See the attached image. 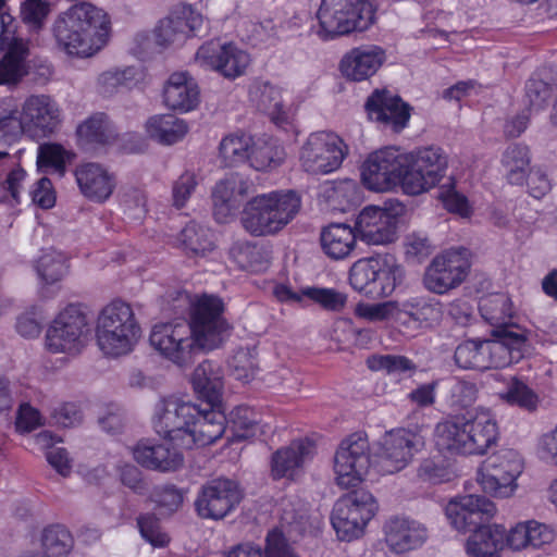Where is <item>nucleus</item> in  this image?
<instances>
[{
    "label": "nucleus",
    "mask_w": 557,
    "mask_h": 557,
    "mask_svg": "<svg viewBox=\"0 0 557 557\" xmlns=\"http://www.w3.org/2000/svg\"><path fill=\"white\" fill-rule=\"evenodd\" d=\"M304 295L331 311H341L347 301L345 294L333 288L308 287L304 289Z\"/></svg>",
    "instance_id": "nucleus-57"
},
{
    "label": "nucleus",
    "mask_w": 557,
    "mask_h": 557,
    "mask_svg": "<svg viewBox=\"0 0 557 557\" xmlns=\"http://www.w3.org/2000/svg\"><path fill=\"white\" fill-rule=\"evenodd\" d=\"M377 262L380 270L375 271V277L368 294V297L372 299L392 295L396 286L399 285L405 277L404 268L397 262L393 255H379Z\"/></svg>",
    "instance_id": "nucleus-34"
},
{
    "label": "nucleus",
    "mask_w": 557,
    "mask_h": 557,
    "mask_svg": "<svg viewBox=\"0 0 557 557\" xmlns=\"http://www.w3.org/2000/svg\"><path fill=\"white\" fill-rule=\"evenodd\" d=\"M28 42L13 40L0 59V85L16 86L28 74Z\"/></svg>",
    "instance_id": "nucleus-31"
},
{
    "label": "nucleus",
    "mask_w": 557,
    "mask_h": 557,
    "mask_svg": "<svg viewBox=\"0 0 557 557\" xmlns=\"http://www.w3.org/2000/svg\"><path fill=\"white\" fill-rule=\"evenodd\" d=\"M88 333V320L81 305H69L53 320L46 334L49 351L74 354L83 346Z\"/></svg>",
    "instance_id": "nucleus-17"
},
{
    "label": "nucleus",
    "mask_w": 557,
    "mask_h": 557,
    "mask_svg": "<svg viewBox=\"0 0 557 557\" xmlns=\"http://www.w3.org/2000/svg\"><path fill=\"white\" fill-rule=\"evenodd\" d=\"M109 21L106 13L82 2L60 13L52 24V36L58 48L69 55L87 58L106 44Z\"/></svg>",
    "instance_id": "nucleus-2"
},
{
    "label": "nucleus",
    "mask_w": 557,
    "mask_h": 557,
    "mask_svg": "<svg viewBox=\"0 0 557 557\" xmlns=\"http://www.w3.org/2000/svg\"><path fill=\"white\" fill-rule=\"evenodd\" d=\"M314 453L313 443L307 438L292 441L288 446L273 453L271 457V475L274 480L295 479L307 460Z\"/></svg>",
    "instance_id": "nucleus-24"
},
{
    "label": "nucleus",
    "mask_w": 557,
    "mask_h": 557,
    "mask_svg": "<svg viewBox=\"0 0 557 557\" xmlns=\"http://www.w3.org/2000/svg\"><path fill=\"white\" fill-rule=\"evenodd\" d=\"M406 153L395 148H385L371 153L364 161L361 171L363 185L373 191H388L400 186L404 190Z\"/></svg>",
    "instance_id": "nucleus-14"
},
{
    "label": "nucleus",
    "mask_w": 557,
    "mask_h": 557,
    "mask_svg": "<svg viewBox=\"0 0 557 557\" xmlns=\"http://www.w3.org/2000/svg\"><path fill=\"white\" fill-rule=\"evenodd\" d=\"M264 557H298L283 532L273 529L265 537Z\"/></svg>",
    "instance_id": "nucleus-61"
},
{
    "label": "nucleus",
    "mask_w": 557,
    "mask_h": 557,
    "mask_svg": "<svg viewBox=\"0 0 557 557\" xmlns=\"http://www.w3.org/2000/svg\"><path fill=\"white\" fill-rule=\"evenodd\" d=\"M522 470L519 453L512 448H500L482 462L478 482L485 493L494 497H510L518 487L517 479Z\"/></svg>",
    "instance_id": "nucleus-10"
},
{
    "label": "nucleus",
    "mask_w": 557,
    "mask_h": 557,
    "mask_svg": "<svg viewBox=\"0 0 557 557\" xmlns=\"http://www.w3.org/2000/svg\"><path fill=\"white\" fill-rule=\"evenodd\" d=\"M406 156L405 194L418 196L426 193L444 177L448 161L442 148L425 147Z\"/></svg>",
    "instance_id": "nucleus-11"
},
{
    "label": "nucleus",
    "mask_w": 557,
    "mask_h": 557,
    "mask_svg": "<svg viewBox=\"0 0 557 557\" xmlns=\"http://www.w3.org/2000/svg\"><path fill=\"white\" fill-rule=\"evenodd\" d=\"M484 341L468 339L460 343L454 354V360L458 368L463 370L484 371L486 359L483 351Z\"/></svg>",
    "instance_id": "nucleus-44"
},
{
    "label": "nucleus",
    "mask_w": 557,
    "mask_h": 557,
    "mask_svg": "<svg viewBox=\"0 0 557 557\" xmlns=\"http://www.w3.org/2000/svg\"><path fill=\"white\" fill-rule=\"evenodd\" d=\"M134 459L143 467L161 472L177 470L183 465V455L174 447L165 444L139 442L133 448Z\"/></svg>",
    "instance_id": "nucleus-28"
},
{
    "label": "nucleus",
    "mask_w": 557,
    "mask_h": 557,
    "mask_svg": "<svg viewBox=\"0 0 557 557\" xmlns=\"http://www.w3.org/2000/svg\"><path fill=\"white\" fill-rule=\"evenodd\" d=\"M22 112L25 127L38 136L52 134L61 123V110L58 103L46 95L28 97Z\"/></svg>",
    "instance_id": "nucleus-20"
},
{
    "label": "nucleus",
    "mask_w": 557,
    "mask_h": 557,
    "mask_svg": "<svg viewBox=\"0 0 557 557\" xmlns=\"http://www.w3.org/2000/svg\"><path fill=\"white\" fill-rule=\"evenodd\" d=\"M505 548V528L500 524H482L467 541L469 557H500Z\"/></svg>",
    "instance_id": "nucleus-32"
},
{
    "label": "nucleus",
    "mask_w": 557,
    "mask_h": 557,
    "mask_svg": "<svg viewBox=\"0 0 557 557\" xmlns=\"http://www.w3.org/2000/svg\"><path fill=\"white\" fill-rule=\"evenodd\" d=\"M552 97L550 86L541 79H530L525 85V99L531 111L544 109Z\"/></svg>",
    "instance_id": "nucleus-60"
},
{
    "label": "nucleus",
    "mask_w": 557,
    "mask_h": 557,
    "mask_svg": "<svg viewBox=\"0 0 557 557\" xmlns=\"http://www.w3.org/2000/svg\"><path fill=\"white\" fill-rule=\"evenodd\" d=\"M141 536L154 547L165 546L170 539L161 530L158 518L152 513L141 515L137 519Z\"/></svg>",
    "instance_id": "nucleus-58"
},
{
    "label": "nucleus",
    "mask_w": 557,
    "mask_h": 557,
    "mask_svg": "<svg viewBox=\"0 0 557 557\" xmlns=\"http://www.w3.org/2000/svg\"><path fill=\"white\" fill-rule=\"evenodd\" d=\"M69 271L65 256L58 251L44 253L36 264V272L45 285H54L60 282Z\"/></svg>",
    "instance_id": "nucleus-43"
},
{
    "label": "nucleus",
    "mask_w": 557,
    "mask_h": 557,
    "mask_svg": "<svg viewBox=\"0 0 557 557\" xmlns=\"http://www.w3.org/2000/svg\"><path fill=\"white\" fill-rule=\"evenodd\" d=\"M140 336L141 329L131 305L114 300L100 311L96 322V341L107 357L131 354Z\"/></svg>",
    "instance_id": "nucleus-6"
},
{
    "label": "nucleus",
    "mask_w": 557,
    "mask_h": 557,
    "mask_svg": "<svg viewBox=\"0 0 557 557\" xmlns=\"http://www.w3.org/2000/svg\"><path fill=\"white\" fill-rule=\"evenodd\" d=\"M50 11V3L46 0H24L20 7V17L30 29L39 30Z\"/></svg>",
    "instance_id": "nucleus-54"
},
{
    "label": "nucleus",
    "mask_w": 557,
    "mask_h": 557,
    "mask_svg": "<svg viewBox=\"0 0 557 557\" xmlns=\"http://www.w3.org/2000/svg\"><path fill=\"white\" fill-rule=\"evenodd\" d=\"M530 149L521 144L509 145L503 153L502 165L512 185H522L530 171Z\"/></svg>",
    "instance_id": "nucleus-38"
},
{
    "label": "nucleus",
    "mask_w": 557,
    "mask_h": 557,
    "mask_svg": "<svg viewBox=\"0 0 557 557\" xmlns=\"http://www.w3.org/2000/svg\"><path fill=\"white\" fill-rule=\"evenodd\" d=\"M370 444L366 433L356 432L344 438L334 456L336 482L343 488L357 486L370 467Z\"/></svg>",
    "instance_id": "nucleus-16"
},
{
    "label": "nucleus",
    "mask_w": 557,
    "mask_h": 557,
    "mask_svg": "<svg viewBox=\"0 0 557 557\" xmlns=\"http://www.w3.org/2000/svg\"><path fill=\"white\" fill-rule=\"evenodd\" d=\"M153 36L156 45L163 49L181 46L186 41L185 33L176 27L170 14L159 21L153 30Z\"/></svg>",
    "instance_id": "nucleus-56"
},
{
    "label": "nucleus",
    "mask_w": 557,
    "mask_h": 557,
    "mask_svg": "<svg viewBox=\"0 0 557 557\" xmlns=\"http://www.w3.org/2000/svg\"><path fill=\"white\" fill-rule=\"evenodd\" d=\"M405 206L398 200L385 202V207L368 206L358 214L355 222L357 237L368 245H387L397 237L398 218Z\"/></svg>",
    "instance_id": "nucleus-13"
},
{
    "label": "nucleus",
    "mask_w": 557,
    "mask_h": 557,
    "mask_svg": "<svg viewBox=\"0 0 557 557\" xmlns=\"http://www.w3.org/2000/svg\"><path fill=\"white\" fill-rule=\"evenodd\" d=\"M469 456H483L495 445L499 431L497 422L488 414L466 416Z\"/></svg>",
    "instance_id": "nucleus-30"
},
{
    "label": "nucleus",
    "mask_w": 557,
    "mask_h": 557,
    "mask_svg": "<svg viewBox=\"0 0 557 557\" xmlns=\"http://www.w3.org/2000/svg\"><path fill=\"white\" fill-rule=\"evenodd\" d=\"M224 310L223 300L211 295V350L222 347L233 334V325L222 315Z\"/></svg>",
    "instance_id": "nucleus-46"
},
{
    "label": "nucleus",
    "mask_w": 557,
    "mask_h": 557,
    "mask_svg": "<svg viewBox=\"0 0 557 557\" xmlns=\"http://www.w3.org/2000/svg\"><path fill=\"white\" fill-rule=\"evenodd\" d=\"M401 314H406L419 323H433L441 318L440 304L424 297H411L398 302L397 319H400Z\"/></svg>",
    "instance_id": "nucleus-41"
},
{
    "label": "nucleus",
    "mask_w": 557,
    "mask_h": 557,
    "mask_svg": "<svg viewBox=\"0 0 557 557\" xmlns=\"http://www.w3.org/2000/svg\"><path fill=\"white\" fill-rule=\"evenodd\" d=\"M325 194L333 208L341 211L349 210L359 201L358 185L350 178L334 182Z\"/></svg>",
    "instance_id": "nucleus-48"
},
{
    "label": "nucleus",
    "mask_w": 557,
    "mask_h": 557,
    "mask_svg": "<svg viewBox=\"0 0 557 557\" xmlns=\"http://www.w3.org/2000/svg\"><path fill=\"white\" fill-rule=\"evenodd\" d=\"M251 186L250 182L238 175H231L219 182L212 195L215 221L228 222L239 208L242 200L249 195Z\"/></svg>",
    "instance_id": "nucleus-23"
},
{
    "label": "nucleus",
    "mask_w": 557,
    "mask_h": 557,
    "mask_svg": "<svg viewBox=\"0 0 557 557\" xmlns=\"http://www.w3.org/2000/svg\"><path fill=\"white\" fill-rule=\"evenodd\" d=\"M147 136L160 145H174L186 136L188 125L185 120L173 114H157L145 124Z\"/></svg>",
    "instance_id": "nucleus-33"
},
{
    "label": "nucleus",
    "mask_w": 557,
    "mask_h": 557,
    "mask_svg": "<svg viewBox=\"0 0 557 557\" xmlns=\"http://www.w3.org/2000/svg\"><path fill=\"white\" fill-rule=\"evenodd\" d=\"M384 529L388 547L397 554L421 546L428 537L422 524L404 518H392Z\"/></svg>",
    "instance_id": "nucleus-27"
},
{
    "label": "nucleus",
    "mask_w": 557,
    "mask_h": 557,
    "mask_svg": "<svg viewBox=\"0 0 557 557\" xmlns=\"http://www.w3.org/2000/svg\"><path fill=\"white\" fill-rule=\"evenodd\" d=\"M357 238L355 228L346 224H331L321 233V246L325 255L339 260L350 255Z\"/></svg>",
    "instance_id": "nucleus-35"
},
{
    "label": "nucleus",
    "mask_w": 557,
    "mask_h": 557,
    "mask_svg": "<svg viewBox=\"0 0 557 557\" xmlns=\"http://www.w3.org/2000/svg\"><path fill=\"white\" fill-rule=\"evenodd\" d=\"M366 110L371 120L400 132L410 117V107L399 97L387 91H374L366 102Z\"/></svg>",
    "instance_id": "nucleus-21"
},
{
    "label": "nucleus",
    "mask_w": 557,
    "mask_h": 557,
    "mask_svg": "<svg viewBox=\"0 0 557 557\" xmlns=\"http://www.w3.org/2000/svg\"><path fill=\"white\" fill-rule=\"evenodd\" d=\"M356 314L369 321H383L389 318H398V301H385L381 304H359Z\"/></svg>",
    "instance_id": "nucleus-59"
},
{
    "label": "nucleus",
    "mask_w": 557,
    "mask_h": 557,
    "mask_svg": "<svg viewBox=\"0 0 557 557\" xmlns=\"http://www.w3.org/2000/svg\"><path fill=\"white\" fill-rule=\"evenodd\" d=\"M423 446L417 433L399 429L387 433L382 442L375 467L382 474H394L405 469Z\"/></svg>",
    "instance_id": "nucleus-18"
},
{
    "label": "nucleus",
    "mask_w": 557,
    "mask_h": 557,
    "mask_svg": "<svg viewBox=\"0 0 557 557\" xmlns=\"http://www.w3.org/2000/svg\"><path fill=\"white\" fill-rule=\"evenodd\" d=\"M200 102V90L196 79L186 71L172 73L163 86V103L172 111L186 113Z\"/></svg>",
    "instance_id": "nucleus-22"
},
{
    "label": "nucleus",
    "mask_w": 557,
    "mask_h": 557,
    "mask_svg": "<svg viewBox=\"0 0 557 557\" xmlns=\"http://www.w3.org/2000/svg\"><path fill=\"white\" fill-rule=\"evenodd\" d=\"M253 138L244 133H235L225 136L219 146V154L225 165H233L248 160L250 145Z\"/></svg>",
    "instance_id": "nucleus-42"
},
{
    "label": "nucleus",
    "mask_w": 557,
    "mask_h": 557,
    "mask_svg": "<svg viewBox=\"0 0 557 557\" xmlns=\"http://www.w3.org/2000/svg\"><path fill=\"white\" fill-rule=\"evenodd\" d=\"M466 416H451L440 421L434 429L436 450L446 458L467 457Z\"/></svg>",
    "instance_id": "nucleus-25"
},
{
    "label": "nucleus",
    "mask_w": 557,
    "mask_h": 557,
    "mask_svg": "<svg viewBox=\"0 0 557 557\" xmlns=\"http://www.w3.org/2000/svg\"><path fill=\"white\" fill-rule=\"evenodd\" d=\"M209 409L170 396L156 404L152 418L158 435L173 444L191 449L209 443Z\"/></svg>",
    "instance_id": "nucleus-4"
},
{
    "label": "nucleus",
    "mask_w": 557,
    "mask_h": 557,
    "mask_svg": "<svg viewBox=\"0 0 557 557\" xmlns=\"http://www.w3.org/2000/svg\"><path fill=\"white\" fill-rule=\"evenodd\" d=\"M300 207V197L293 190L260 194L245 203L240 223L252 236L274 235L294 220Z\"/></svg>",
    "instance_id": "nucleus-5"
},
{
    "label": "nucleus",
    "mask_w": 557,
    "mask_h": 557,
    "mask_svg": "<svg viewBox=\"0 0 557 557\" xmlns=\"http://www.w3.org/2000/svg\"><path fill=\"white\" fill-rule=\"evenodd\" d=\"M377 503L367 490H352L334 505L331 521L337 536L351 541L363 534L368 522L377 511Z\"/></svg>",
    "instance_id": "nucleus-9"
},
{
    "label": "nucleus",
    "mask_w": 557,
    "mask_h": 557,
    "mask_svg": "<svg viewBox=\"0 0 557 557\" xmlns=\"http://www.w3.org/2000/svg\"><path fill=\"white\" fill-rule=\"evenodd\" d=\"M470 268V251L467 248L448 249L426 267L423 285L431 293L444 295L465 282Z\"/></svg>",
    "instance_id": "nucleus-12"
},
{
    "label": "nucleus",
    "mask_w": 557,
    "mask_h": 557,
    "mask_svg": "<svg viewBox=\"0 0 557 557\" xmlns=\"http://www.w3.org/2000/svg\"><path fill=\"white\" fill-rule=\"evenodd\" d=\"M223 382L221 377L211 379V444L221 438L231 423V436L227 443L244 441L256 435L259 429L258 413L247 406H238L225 414L223 404Z\"/></svg>",
    "instance_id": "nucleus-8"
},
{
    "label": "nucleus",
    "mask_w": 557,
    "mask_h": 557,
    "mask_svg": "<svg viewBox=\"0 0 557 557\" xmlns=\"http://www.w3.org/2000/svg\"><path fill=\"white\" fill-rule=\"evenodd\" d=\"M249 99L263 112L280 108L281 90L269 82L255 81L249 87Z\"/></svg>",
    "instance_id": "nucleus-51"
},
{
    "label": "nucleus",
    "mask_w": 557,
    "mask_h": 557,
    "mask_svg": "<svg viewBox=\"0 0 557 557\" xmlns=\"http://www.w3.org/2000/svg\"><path fill=\"white\" fill-rule=\"evenodd\" d=\"M480 310L482 317L494 325L492 338L484 339L485 369L505 368L524 358L530 350L531 332L518 324L505 322L511 315L509 298L495 296L485 300Z\"/></svg>",
    "instance_id": "nucleus-3"
},
{
    "label": "nucleus",
    "mask_w": 557,
    "mask_h": 557,
    "mask_svg": "<svg viewBox=\"0 0 557 557\" xmlns=\"http://www.w3.org/2000/svg\"><path fill=\"white\" fill-rule=\"evenodd\" d=\"M285 159V151L276 140L262 136L253 138L250 145L248 161L257 171H265L277 168Z\"/></svg>",
    "instance_id": "nucleus-37"
},
{
    "label": "nucleus",
    "mask_w": 557,
    "mask_h": 557,
    "mask_svg": "<svg viewBox=\"0 0 557 557\" xmlns=\"http://www.w3.org/2000/svg\"><path fill=\"white\" fill-rule=\"evenodd\" d=\"M71 154L59 144H44L38 147L37 165L39 169L52 170L59 175L65 172V164Z\"/></svg>",
    "instance_id": "nucleus-50"
},
{
    "label": "nucleus",
    "mask_w": 557,
    "mask_h": 557,
    "mask_svg": "<svg viewBox=\"0 0 557 557\" xmlns=\"http://www.w3.org/2000/svg\"><path fill=\"white\" fill-rule=\"evenodd\" d=\"M347 154L348 147L339 136L332 132H315L301 147L300 163L306 172L327 174L337 170Z\"/></svg>",
    "instance_id": "nucleus-15"
},
{
    "label": "nucleus",
    "mask_w": 557,
    "mask_h": 557,
    "mask_svg": "<svg viewBox=\"0 0 557 557\" xmlns=\"http://www.w3.org/2000/svg\"><path fill=\"white\" fill-rule=\"evenodd\" d=\"M250 63L247 52L233 44L222 46L214 61V70L226 78L234 79L243 75Z\"/></svg>",
    "instance_id": "nucleus-39"
},
{
    "label": "nucleus",
    "mask_w": 557,
    "mask_h": 557,
    "mask_svg": "<svg viewBox=\"0 0 557 557\" xmlns=\"http://www.w3.org/2000/svg\"><path fill=\"white\" fill-rule=\"evenodd\" d=\"M188 321L160 322L153 325L149 342L166 360L189 368L209 354V296L190 300Z\"/></svg>",
    "instance_id": "nucleus-1"
},
{
    "label": "nucleus",
    "mask_w": 557,
    "mask_h": 557,
    "mask_svg": "<svg viewBox=\"0 0 557 557\" xmlns=\"http://www.w3.org/2000/svg\"><path fill=\"white\" fill-rule=\"evenodd\" d=\"M239 268L248 271H259L263 268L262 252L256 246L242 245L233 249Z\"/></svg>",
    "instance_id": "nucleus-62"
},
{
    "label": "nucleus",
    "mask_w": 557,
    "mask_h": 557,
    "mask_svg": "<svg viewBox=\"0 0 557 557\" xmlns=\"http://www.w3.org/2000/svg\"><path fill=\"white\" fill-rule=\"evenodd\" d=\"M243 493L238 484L230 479H216L211 482V519L224 518L242 500Z\"/></svg>",
    "instance_id": "nucleus-36"
},
{
    "label": "nucleus",
    "mask_w": 557,
    "mask_h": 557,
    "mask_svg": "<svg viewBox=\"0 0 557 557\" xmlns=\"http://www.w3.org/2000/svg\"><path fill=\"white\" fill-rule=\"evenodd\" d=\"M135 76L136 70L132 66L123 70L115 69L106 71L98 78L100 91L106 96H110L120 88L128 87L135 79Z\"/></svg>",
    "instance_id": "nucleus-55"
},
{
    "label": "nucleus",
    "mask_w": 557,
    "mask_h": 557,
    "mask_svg": "<svg viewBox=\"0 0 557 557\" xmlns=\"http://www.w3.org/2000/svg\"><path fill=\"white\" fill-rule=\"evenodd\" d=\"M496 513L493 502L483 495H465L453 498L445 507V515L458 532H474Z\"/></svg>",
    "instance_id": "nucleus-19"
},
{
    "label": "nucleus",
    "mask_w": 557,
    "mask_h": 557,
    "mask_svg": "<svg viewBox=\"0 0 557 557\" xmlns=\"http://www.w3.org/2000/svg\"><path fill=\"white\" fill-rule=\"evenodd\" d=\"M379 255L356 261L349 270V283L351 287L368 297L369 288L374 280L375 271L380 270Z\"/></svg>",
    "instance_id": "nucleus-47"
},
{
    "label": "nucleus",
    "mask_w": 557,
    "mask_h": 557,
    "mask_svg": "<svg viewBox=\"0 0 557 557\" xmlns=\"http://www.w3.org/2000/svg\"><path fill=\"white\" fill-rule=\"evenodd\" d=\"M77 135L85 145H106L116 136L110 121L103 113H96L84 121L77 127Z\"/></svg>",
    "instance_id": "nucleus-40"
},
{
    "label": "nucleus",
    "mask_w": 557,
    "mask_h": 557,
    "mask_svg": "<svg viewBox=\"0 0 557 557\" xmlns=\"http://www.w3.org/2000/svg\"><path fill=\"white\" fill-rule=\"evenodd\" d=\"M183 493L174 485L158 486L153 490L152 499L169 511H175L183 503Z\"/></svg>",
    "instance_id": "nucleus-64"
},
{
    "label": "nucleus",
    "mask_w": 557,
    "mask_h": 557,
    "mask_svg": "<svg viewBox=\"0 0 557 557\" xmlns=\"http://www.w3.org/2000/svg\"><path fill=\"white\" fill-rule=\"evenodd\" d=\"M376 8L369 0H322L317 16L323 39L363 32L375 21Z\"/></svg>",
    "instance_id": "nucleus-7"
},
{
    "label": "nucleus",
    "mask_w": 557,
    "mask_h": 557,
    "mask_svg": "<svg viewBox=\"0 0 557 557\" xmlns=\"http://www.w3.org/2000/svg\"><path fill=\"white\" fill-rule=\"evenodd\" d=\"M500 398L509 405H516L525 410L532 411L537 406V395L521 380L512 376L508 387L499 394Z\"/></svg>",
    "instance_id": "nucleus-49"
},
{
    "label": "nucleus",
    "mask_w": 557,
    "mask_h": 557,
    "mask_svg": "<svg viewBox=\"0 0 557 557\" xmlns=\"http://www.w3.org/2000/svg\"><path fill=\"white\" fill-rule=\"evenodd\" d=\"M418 476L424 482L440 484L450 480V472L444 465L428 458L420 463Z\"/></svg>",
    "instance_id": "nucleus-63"
},
{
    "label": "nucleus",
    "mask_w": 557,
    "mask_h": 557,
    "mask_svg": "<svg viewBox=\"0 0 557 557\" xmlns=\"http://www.w3.org/2000/svg\"><path fill=\"white\" fill-rule=\"evenodd\" d=\"M169 14L176 27L185 33L186 40L198 36V33L203 25V17L191 5H176Z\"/></svg>",
    "instance_id": "nucleus-53"
},
{
    "label": "nucleus",
    "mask_w": 557,
    "mask_h": 557,
    "mask_svg": "<svg viewBox=\"0 0 557 557\" xmlns=\"http://www.w3.org/2000/svg\"><path fill=\"white\" fill-rule=\"evenodd\" d=\"M73 544V536L64 525H50L44 531L42 545L51 555H66L72 549Z\"/></svg>",
    "instance_id": "nucleus-52"
},
{
    "label": "nucleus",
    "mask_w": 557,
    "mask_h": 557,
    "mask_svg": "<svg viewBox=\"0 0 557 557\" xmlns=\"http://www.w3.org/2000/svg\"><path fill=\"white\" fill-rule=\"evenodd\" d=\"M82 194L96 202H104L115 188V177L98 163H85L75 171Z\"/></svg>",
    "instance_id": "nucleus-26"
},
{
    "label": "nucleus",
    "mask_w": 557,
    "mask_h": 557,
    "mask_svg": "<svg viewBox=\"0 0 557 557\" xmlns=\"http://www.w3.org/2000/svg\"><path fill=\"white\" fill-rule=\"evenodd\" d=\"M442 392L451 405L466 408L471 406L478 396L476 385L458 377L443 381Z\"/></svg>",
    "instance_id": "nucleus-45"
},
{
    "label": "nucleus",
    "mask_w": 557,
    "mask_h": 557,
    "mask_svg": "<svg viewBox=\"0 0 557 557\" xmlns=\"http://www.w3.org/2000/svg\"><path fill=\"white\" fill-rule=\"evenodd\" d=\"M385 60L384 51L379 47L355 48L341 61V71L351 81H363L372 76Z\"/></svg>",
    "instance_id": "nucleus-29"
}]
</instances>
